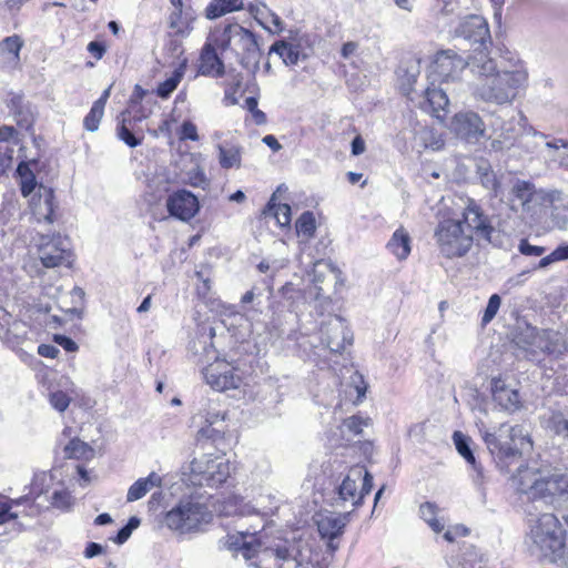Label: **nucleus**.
<instances>
[{
	"label": "nucleus",
	"mask_w": 568,
	"mask_h": 568,
	"mask_svg": "<svg viewBox=\"0 0 568 568\" xmlns=\"http://www.w3.org/2000/svg\"><path fill=\"white\" fill-rule=\"evenodd\" d=\"M468 68L476 79L474 99L488 104L510 105L528 84V70L519 59L499 65L488 52L479 51L468 58Z\"/></svg>",
	"instance_id": "nucleus-1"
},
{
	"label": "nucleus",
	"mask_w": 568,
	"mask_h": 568,
	"mask_svg": "<svg viewBox=\"0 0 568 568\" xmlns=\"http://www.w3.org/2000/svg\"><path fill=\"white\" fill-rule=\"evenodd\" d=\"M481 439L501 470L532 449V440L520 425L500 424L497 428L479 427Z\"/></svg>",
	"instance_id": "nucleus-2"
},
{
	"label": "nucleus",
	"mask_w": 568,
	"mask_h": 568,
	"mask_svg": "<svg viewBox=\"0 0 568 568\" xmlns=\"http://www.w3.org/2000/svg\"><path fill=\"white\" fill-rule=\"evenodd\" d=\"M526 513L529 529L526 535V546L529 554L550 561L565 558L564 530H561V521L557 516L551 513L536 516L528 508Z\"/></svg>",
	"instance_id": "nucleus-3"
},
{
	"label": "nucleus",
	"mask_w": 568,
	"mask_h": 568,
	"mask_svg": "<svg viewBox=\"0 0 568 568\" xmlns=\"http://www.w3.org/2000/svg\"><path fill=\"white\" fill-rule=\"evenodd\" d=\"M514 343L523 351L524 356L532 362H539L544 355L558 357L567 349L559 332L540 329L531 325L520 327L515 334Z\"/></svg>",
	"instance_id": "nucleus-4"
},
{
	"label": "nucleus",
	"mask_w": 568,
	"mask_h": 568,
	"mask_svg": "<svg viewBox=\"0 0 568 568\" xmlns=\"http://www.w3.org/2000/svg\"><path fill=\"white\" fill-rule=\"evenodd\" d=\"M16 277L9 267L0 266V339L10 348L19 347L27 336V325L12 318L8 301L16 292Z\"/></svg>",
	"instance_id": "nucleus-5"
},
{
	"label": "nucleus",
	"mask_w": 568,
	"mask_h": 568,
	"mask_svg": "<svg viewBox=\"0 0 568 568\" xmlns=\"http://www.w3.org/2000/svg\"><path fill=\"white\" fill-rule=\"evenodd\" d=\"M212 520V513L203 503L192 498L181 499L164 514L163 525L180 535L197 532Z\"/></svg>",
	"instance_id": "nucleus-6"
},
{
	"label": "nucleus",
	"mask_w": 568,
	"mask_h": 568,
	"mask_svg": "<svg viewBox=\"0 0 568 568\" xmlns=\"http://www.w3.org/2000/svg\"><path fill=\"white\" fill-rule=\"evenodd\" d=\"M230 462L224 456L202 455L190 464L184 480L193 486L216 488L230 477Z\"/></svg>",
	"instance_id": "nucleus-7"
},
{
	"label": "nucleus",
	"mask_w": 568,
	"mask_h": 568,
	"mask_svg": "<svg viewBox=\"0 0 568 568\" xmlns=\"http://www.w3.org/2000/svg\"><path fill=\"white\" fill-rule=\"evenodd\" d=\"M434 237L439 252L448 258L464 256L473 246V234L464 229L460 220L439 221Z\"/></svg>",
	"instance_id": "nucleus-8"
},
{
	"label": "nucleus",
	"mask_w": 568,
	"mask_h": 568,
	"mask_svg": "<svg viewBox=\"0 0 568 568\" xmlns=\"http://www.w3.org/2000/svg\"><path fill=\"white\" fill-rule=\"evenodd\" d=\"M207 385L219 392L240 389L246 393L250 385V376L244 369L233 362L216 359L209 364L202 372Z\"/></svg>",
	"instance_id": "nucleus-9"
},
{
	"label": "nucleus",
	"mask_w": 568,
	"mask_h": 568,
	"mask_svg": "<svg viewBox=\"0 0 568 568\" xmlns=\"http://www.w3.org/2000/svg\"><path fill=\"white\" fill-rule=\"evenodd\" d=\"M466 67H468V60L466 61L453 50H443L436 53L429 65L428 78L432 85L436 82L439 84L448 83L459 79Z\"/></svg>",
	"instance_id": "nucleus-10"
},
{
	"label": "nucleus",
	"mask_w": 568,
	"mask_h": 568,
	"mask_svg": "<svg viewBox=\"0 0 568 568\" xmlns=\"http://www.w3.org/2000/svg\"><path fill=\"white\" fill-rule=\"evenodd\" d=\"M460 221L462 225H466L464 229L473 234V239L476 236L478 240L495 244L497 232L491 224L490 217L485 214L481 206L474 199L466 200Z\"/></svg>",
	"instance_id": "nucleus-11"
},
{
	"label": "nucleus",
	"mask_w": 568,
	"mask_h": 568,
	"mask_svg": "<svg viewBox=\"0 0 568 568\" xmlns=\"http://www.w3.org/2000/svg\"><path fill=\"white\" fill-rule=\"evenodd\" d=\"M373 487L372 475L363 467H352L338 487V496L344 501L358 506Z\"/></svg>",
	"instance_id": "nucleus-12"
},
{
	"label": "nucleus",
	"mask_w": 568,
	"mask_h": 568,
	"mask_svg": "<svg viewBox=\"0 0 568 568\" xmlns=\"http://www.w3.org/2000/svg\"><path fill=\"white\" fill-rule=\"evenodd\" d=\"M320 335L323 348L328 349L332 354L342 353L353 341V334L345 321L337 315H329L326 321L321 323Z\"/></svg>",
	"instance_id": "nucleus-13"
},
{
	"label": "nucleus",
	"mask_w": 568,
	"mask_h": 568,
	"mask_svg": "<svg viewBox=\"0 0 568 568\" xmlns=\"http://www.w3.org/2000/svg\"><path fill=\"white\" fill-rule=\"evenodd\" d=\"M548 465H544L538 460H531L526 465H521L517 473L511 477L513 486L518 493L527 495L531 500H535L538 495L542 494L540 490L541 479L547 476Z\"/></svg>",
	"instance_id": "nucleus-14"
},
{
	"label": "nucleus",
	"mask_w": 568,
	"mask_h": 568,
	"mask_svg": "<svg viewBox=\"0 0 568 568\" xmlns=\"http://www.w3.org/2000/svg\"><path fill=\"white\" fill-rule=\"evenodd\" d=\"M455 34L466 40L470 45H477L473 54L479 51L488 52L487 49L491 45L488 23L481 16L465 17L455 29Z\"/></svg>",
	"instance_id": "nucleus-15"
},
{
	"label": "nucleus",
	"mask_w": 568,
	"mask_h": 568,
	"mask_svg": "<svg viewBox=\"0 0 568 568\" xmlns=\"http://www.w3.org/2000/svg\"><path fill=\"white\" fill-rule=\"evenodd\" d=\"M47 237L42 236V242L39 245V258L44 267H55L62 264L71 263V251L67 240L60 236L45 241Z\"/></svg>",
	"instance_id": "nucleus-16"
},
{
	"label": "nucleus",
	"mask_w": 568,
	"mask_h": 568,
	"mask_svg": "<svg viewBox=\"0 0 568 568\" xmlns=\"http://www.w3.org/2000/svg\"><path fill=\"white\" fill-rule=\"evenodd\" d=\"M33 501L29 496H21L19 498H10L0 495V527L4 526L16 532L23 529V525L19 518L24 514L20 507L30 505Z\"/></svg>",
	"instance_id": "nucleus-17"
},
{
	"label": "nucleus",
	"mask_w": 568,
	"mask_h": 568,
	"mask_svg": "<svg viewBox=\"0 0 568 568\" xmlns=\"http://www.w3.org/2000/svg\"><path fill=\"white\" fill-rule=\"evenodd\" d=\"M490 392L494 403L505 412L514 413L523 407L518 389L501 377L491 379Z\"/></svg>",
	"instance_id": "nucleus-18"
},
{
	"label": "nucleus",
	"mask_w": 568,
	"mask_h": 568,
	"mask_svg": "<svg viewBox=\"0 0 568 568\" xmlns=\"http://www.w3.org/2000/svg\"><path fill=\"white\" fill-rule=\"evenodd\" d=\"M166 209L172 216L186 222L196 215L200 210V203L197 197L190 191L179 190L169 195Z\"/></svg>",
	"instance_id": "nucleus-19"
},
{
	"label": "nucleus",
	"mask_w": 568,
	"mask_h": 568,
	"mask_svg": "<svg viewBox=\"0 0 568 568\" xmlns=\"http://www.w3.org/2000/svg\"><path fill=\"white\" fill-rule=\"evenodd\" d=\"M452 130L460 138L467 141H478L485 135V123L473 111L459 112L452 120Z\"/></svg>",
	"instance_id": "nucleus-20"
},
{
	"label": "nucleus",
	"mask_w": 568,
	"mask_h": 568,
	"mask_svg": "<svg viewBox=\"0 0 568 568\" xmlns=\"http://www.w3.org/2000/svg\"><path fill=\"white\" fill-rule=\"evenodd\" d=\"M221 38L210 37L201 50L199 59V73L206 77H222L224 63L216 53V47L221 48Z\"/></svg>",
	"instance_id": "nucleus-21"
},
{
	"label": "nucleus",
	"mask_w": 568,
	"mask_h": 568,
	"mask_svg": "<svg viewBox=\"0 0 568 568\" xmlns=\"http://www.w3.org/2000/svg\"><path fill=\"white\" fill-rule=\"evenodd\" d=\"M232 40H235L240 48L248 54L258 53L255 34L239 24H229L224 28L221 34V49L226 50Z\"/></svg>",
	"instance_id": "nucleus-22"
},
{
	"label": "nucleus",
	"mask_w": 568,
	"mask_h": 568,
	"mask_svg": "<svg viewBox=\"0 0 568 568\" xmlns=\"http://www.w3.org/2000/svg\"><path fill=\"white\" fill-rule=\"evenodd\" d=\"M540 490L535 500H542L546 504H552L556 497H568V475L552 473L550 466L547 467V476L541 479Z\"/></svg>",
	"instance_id": "nucleus-23"
},
{
	"label": "nucleus",
	"mask_w": 568,
	"mask_h": 568,
	"mask_svg": "<svg viewBox=\"0 0 568 568\" xmlns=\"http://www.w3.org/2000/svg\"><path fill=\"white\" fill-rule=\"evenodd\" d=\"M221 547L232 552H241L243 558L246 560L255 557L256 548H260L261 544L256 540L255 534L250 536L244 532L230 534L220 540Z\"/></svg>",
	"instance_id": "nucleus-24"
},
{
	"label": "nucleus",
	"mask_w": 568,
	"mask_h": 568,
	"mask_svg": "<svg viewBox=\"0 0 568 568\" xmlns=\"http://www.w3.org/2000/svg\"><path fill=\"white\" fill-rule=\"evenodd\" d=\"M542 424L554 435L568 437V402L557 403L542 416Z\"/></svg>",
	"instance_id": "nucleus-25"
},
{
	"label": "nucleus",
	"mask_w": 568,
	"mask_h": 568,
	"mask_svg": "<svg viewBox=\"0 0 568 568\" xmlns=\"http://www.w3.org/2000/svg\"><path fill=\"white\" fill-rule=\"evenodd\" d=\"M345 526L346 516L342 515L331 514L321 516L317 520L318 532L323 538H327L329 540L327 546L332 551H335L338 548V545L334 544L333 540L343 534Z\"/></svg>",
	"instance_id": "nucleus-26"
},
{
	"label": "nucleus",
	"mask_w": 568,
	"mask_h": 568,
	"mask_svg": "<svg viewBox=\"0 0 568 568\" xmlns=\"http://www.w3.org/2000/svg\"><path fill=\"white\" fill-rule=\"evenodd\" d=\"M54 195L53 191L48 187H40L39 196L32 197L30 206L32 210V215L37 222H53V212H54Z\"/></svg>",
	"instance_id": "nucleus-27"
},
{
	"label": "nucleus",
	"mask_w": 568,
	"mask_h": 568,
	"mask_svg": "<svg viewBox=\"0 0 568 568\" xmlns=\"http://www.w3.org/2000/svg\"><path fill=\"white\" fill-rule=\"evenodd\" d=\"M513 201H517L525 213H531L537 204L538 196L535 185L527 181L518 180L511 189Z\"/></svg>",
	"instance_id": "nucleus-28"
},
{
	"label": "nucleus",
	"mask_w": 568,
	"mask_h": 568,
	"mask_svg": "<svg viewBox=\"0 0 568 568\" xmlns=\"http://www.w3.org/2000/svg\"><path fill=\"white\" fill-rule=\"evenodd\" d=\"M162 481V477L155 471H151L146 477L139 478L129 487L126 501L133 503L143 498L153 488H160Z\"/></svg>",
	"instance_id": "nucleus-29"
},
{
	"label": "nucleus",
	"mask_w": 568,
	"mask_h": 568,
	"mask_svg": "<svg viewBox=\"0 0 568 568\" xmlns=\"http://www.w3.org/2000/svg\"><path fill=\"white\" fill-rule=\"evenodd\" d=\"M122 120L116 129L118 138L123 141L130 148H135L142 143L143 135L135 130V123L142 120L134 119L133 115L128 113L121 114Z\"/></svg>",
	"instance_id": "nucleus-30"
},
{
	"label": "nucleus",
	"mask_w": 568,
	"mask_h": 568,
	"mask_svg": "<svg viewBox=\"0 0 568 568\" xmlns=\"http://www.w3.org/2000/svg\"><path fill=\"white\" fill-rule=\"evenodd\" d=\"M387 250L398 260L405 261L412 251V239L404 229H397L386 245Z\"/></svg>",
	"instance_id": "nucleus-31"
},
{
	"label": "nucleus",
	"mask_w": 568,
	"mask_h": 568,
	"mask_svg": "<svg viewBox=\"0 0 568 568\" xmlns=\"http://www.w3.org/2000/svg\"><path fill=\"white\" fill-rule=\"evenodd\" d=\"M23 40L20 36L13 34L0 41V61L3 64L17 65L20 61V51Z\"/></svg>",
	"instance_id": "nucleus-32"
},
{
	"label": "nucleus",
	"mask_w": 568,
	"mask_h": 568,
	"mask_svg": "<svg viewBox=\"0 0 568 568\" xmlns=\"http://www.w3.org/2000/svg\"><path fill=\"white\" fill-rule=\"evenodd\" d=\"M270 52L277 53L285 65H296L301 60H305L307 54L303 52L300 44L288 42V41H277L275 42Z\"/></svg>",
	"instance_id": "nucleus-33"
},
{
	"label": "nucleus",
	"mask_w": 568,
	"mask_h": 568,
	"mask_svg": "<svg viewBox=\"0 0 568 568\" xmlns=\"http://www.w3.org/2000/svg\"><path fill=\"white\" fill-rule=\"evenodd\" d=\"M449 100L445 90L435 88V84L425 90V109H428L436 118L440 119V112L446 113Z\"/></svg>",
	"instance_id": "nucleus-34"
},
{
	"label": "nucleus",
	"mask_w": 568,
	"mask_h": 568,
	"mask_svg": "<svg viewBox=\"0 0 568 568\" xmlns=\"http://www.w3.org/2000/svg\"><path fill=\"white\" fill-rule=\"evenodd\" d=\"M221 511L225 516H247L255 514L256 507L246 503L243 497L232 495L222 503Z\"/></svg>",
	"instance_id": "nucleus-35"
},
{
	"label": "nucleus",
	"mask_w": 568,
	"mask_h": 568,
	"mask_svg": "<svg viewBox=\"0 0 568 568\" xmlns=\"http://www.w3.org/2000/svg\"><path fill=\"white\" fill-rule=\"evenodd\" d=\"M242 9H244L243 0H212L205 9V17L213 20Z\"/></svg>",
	"instance_id": "nucleus-36"
},
{
	"label": "nucleus",
	"mask_w": 568,
	"mask_h": 568,
	"mask_svg": "<svg viewBox=\"0 0 568 568\" xmlns=\"http://www.w3.org/2000/svg\"><path fill=\"white\" fill-rule=\"evenodd\" d=\"M219 163L223 169H239L242 162V148L236 144L217 145Z\"/></svg>",
	"instance_id": "nucleus-37"
},
{
	"label": "nucleus",
	"mask_w": 568,
	"mask_h": 568,
	"mask_svg": "<svg viewBox=\"0 0 568 568\" xmlns=\"http://www.w3.org/2000/svg\"><path fill=\"white\" fill-rule=\"evenodd\" d=\"M146 95V91L139 84L134 87L133 93L131 95L129 106L123 113H128L129 115H133L134 119L144 120L151 113V110H145L141 102L143 98Z\"/></svg>",
	"instance_id": "nucleus-38"
},
{
	"label": "nucleus",
	"mask_w": 568,
	"mask_h": 568,
	"mask_svg": "<svg viewBox=\"0 0 568 568\" xmlns=\"http://www.w3.org/2000/svg\"><path fill=\"white\" fill-rule=\"evenodd\" d=\"M453 440L457 452L466 459L468 464H470L474 467V469L477 471L478 477H480L481 469L478 468L475 456L470 449V438L464 435L462 432L456 430L453 434Z\"/></svg>",
	"instance_id": "nucleus-39"
},
{
	"label": "nucleus",
	"mask_w": 568,
	"mask_h": 568,
	"mask_svg": "<svg viewBox=\"0 0 568 568\" xmlns=\"http://www.w3.org/2000/svg\"><path fill=\"white\" fill-rule=\"evenodd\" d=\"M184 73L185 63H181L179 68L173 71L171 77L159 83L156 94L162 99H168L182 81Z\"/></svg>",
	"instance_id": "nucleus-40"
},
{
	"label": "nucleus",
	"mask_w": 568,
	"mask_h": 568,
	"mask_svg": "<svg viewBox=\"0 0 568 568\" xmlns=\"http://www.w3.org/2000/svg\"><path fill=\"white\" fill-rule=\"evenodd\" d=\"M438 507L436 504L426 501L419 507L420 518L427 523V525L435 532H440L445 528V523L437 518Z\"/></svg>",
	"instance_id": "nucleus-41"
},
{
	"label": "nucleus",
	"mask_w": 568,
	"mask_h": 568,
	"mask_svg": "<svg viewBox=\"0 0 568 568\" xmlns=\"http://www.w3.org/2000/svg\"><path fill=\"white\" fill-rule=\"evenodd\" d=\"M266 214L273 215L280 226H287L291 223V206L286 203H275L273 195L267 204Z\"/></svg>",
	"instance_id": "nucleus-42"
},
{
	"label": "nucleus",
	"mask_w": 568,
	"mask_h": 568,
	"mask_svg": "<svg viewBox=\"0 0 568 568\" xmlns=\"http://www.w3.org/2000/svg\"><path fill=\"white\" fill-rule=\"evenodd\" d=\"M64 452L67 457L75 459H91L94 456L93 448L80 439H72Z\"/></svg>",
	"instance_id": "nucleus-43"
},
{
	"label": "nucleus",
	"mask_w": 568,
	"mask_h": 568,
	"mask_svg": "<svg viewBox=\"0 0 568 568\" xmlns=\"http://www.w3.org/2000/svg\"><path fill=\"white\" fill-rule=\"evenodd\" d=\"M274 555L278 568H313L310 562H303L292 556L286 548H277Z\"/></svg>",
	"instance_id": "nucleus-44"
},
{
	"label": "nucleus",
	"mask_w": 568,
	"mask_h": 568,
	"mask_svg": "<svg viewBox=\"0 0 568 568\" xmlns=\"http://www.w3.org/2000/svg\"><path fill=\"white\" fill-rule=\"evenodd\" d=\"M479 179L481 185L488 190L493 196L497 197L499 196V189L500 183L497 180L496 174L494 171L487 165V166H479L478 168Z\"/></svg>",
	"instance_id": "nucleus-45"
},
{
	"label": "nucleus",
	"mask_w": 568,
	"mask_h": 568,
	"mask_svg": "<svg viewBox=\"0 0 568 568\" xmlns=\"http://www.w3.org/2000/svg\"><path fill=\"white\" fill-rule=\"evenodd\" d=\"M258 297V295L255 293V290L252 288L247 291L241 298V303L243 305V310L247 316V318L252 321H257V316L262 313L260 308V301L255 304V300Z\"/></svg>",
	"instance_id": "nucleus-46"
},
{
	"label": "nucleus",
	"mask_w": 568,
	"mask_h": 568,
	"mask_svg": "<svg viewBox=\"0 0 568 568\" xmlns=\"http://www.w3.org/2000/svg\"><path fill=\"white\" fill-rule=\"evenodd\" d=\"M295 227L298 235L311 237L316 229L313 213L304 212L296 221Z\"/></svg>",
	"instance_id": "nucleus-47"
},
{
	"label": "nucleus",
	"mask_w": 568,
	"mask_h": 568,
	"mask_svg": "<svg viewBox=\"0 0 568 568\" xmlns=\"http://www.w3.org/2000/svg\"><path fill=\"white\" fill-rule=\"evenodd\" d=\"M74 498L68 490H55L52 495L51 504L61 510H69L73 506Z\"/></svg>",
	"instance_id": "nucleus-48"
},
{
	"label": "nucleus",
	"mask_w": 568,
	"mask_h": 568,
	"mask_svg": "<svg viewBox=\"0 0 568 568\" xmlns=\"http://www.w3.org/2000/svg\"><path fill=\"white\" fill-rule=\"evenodd\" d=\"M104 110L92 105L89 113L85 115L83 120V126L87 131L95 132L99 129L100 122L103 118Z\"/></svg>",
	"instance_id": "nucleus-49"
},
{
	"label": "nucleus",
	"mask_w": 568,
	"mask_h": 568,
	"mask_svg": "<svg viewBox=\"0 0 568 568\" xmlns=\"http://www.w3.org/2000/svg\"><path fill=\"white\" fill-rule=\"evenodd\" d=\"M185 181L194 187L205 189L209 184L205 173L199 164H195L194 168L186 172Z\"/></svg>",
	"instance_id": "nucleus-50"
},
{
	"label": "nucleus",
	"mask_w": 568,
	"mask_h": 568,
	"mask_svg": "<svg viewBox=\"0 0 568 568\" xmlns=\"http://www.w3.org/2000/svg\"><path fill=\"white\" fill-rule=\"evenodd\" d=\"M364 426H367V422L365 419L359 416H351L343 422L341 432L343 434L347 432L348 434L356 436L362 433Z\"/></svg>",
	"instance_id": "nucleus-51"
},
{
	"label": "nucleus",
	"mask_w": 568,
	"mask_h": 568,
	"mask_svg": "<svg viewBox=\"0 0 568 568\" xmlns=\"http://www.w3.org/2000/svg\"><path fill=\"white\" fill-rule=\"evenodd\" d=\"M515 134L513 130H507L506 132H501L497 136L491 140L490 148L494 151H503L505 149H509L514 145Z\"/></svg>",
	"instance_id": "nucleus-52"
},
{
	"label": "nucleus",
	"mask_w": 568,
	"mask_h": 568,
	"mask_svg": "<svg viewBox=\"0 0 568 568\" xmlns=\"http://www.w3.org/2000/svg\"><path fill=\"white\" fill-rule=\"evenodd\" d=\"M500 305H501L500 296L498 294H493L488 300L487 306L485 308V312H484V315L481 318L483 325H486L494 320V317L498 313Z\"/></svg>",
	"instance_id": "nucleus-53"
},
{
	"label": "nucleus",
	"mask_w": 568,
	"mask_h": 568,
	"mask_svg": "<svg viewBox=\"0 0 568 568\" xmlns=\"http://www.w3.org/2000/svg\"><path fill=\"white\" fill-rule=\"evenodd\" d=\"M49 402L55 410L63 413L69 407L71 398L62 390H55L50 393Z\"/></svg>",
	"instance_id": "nucleus-54"
},
{
	"label": "nucleus",
	"mask_w": 568,
	"mask_h": 568,
	"mask_svg": "<svg viewBox=\"0 0 568 568\" xmlns=\"http://www.w3.org/2000/svg\"><path fill=\"white\" fill-rule=\"evenodd\" d=\"M27 171V168H24L23 165H19L18 168V172L19 174L21 175L22 180H21V193L23 196H29L34 187H36V179L33 176L32 173H29L28 175H26L23 173V171Z\"/></svg>",
	"instance_id": "nucleus-55"
},
{
	"label": "nucleus",
	"mask_w": 568,
	"mask_h": 568,
	"mask_svg": "<svg viewBox=\"0 0 568 568\" xmlns=\"http://www.w3.org/2000/svg\"><path fill=\"white\" fill-rule=\"evenodd\" d=\"M518 251L526 256H541L546 252V247L532 245L528 240L523 239L519 242Z\"/></svg>",
	"instance_id": "nucleus-56"
},
{
	"label": "nucleus",
	"mask_w": 568,
	"mask_h": 568,
	"mask_svg": "<svg viewBox=\"0 0 568 568\" xmlns=\"http://www.w3.org/2000/svg\"><path fill=\"white\" fill-rule=\"evenodd\" d=\"M286 263L287 262L285 260H274L273 262L264 260L257 265V268L262 273L272 271V273L275 274L276 272L285 267Z\"/></svg>",
	"instance_id": "nucleus-57"
},
{
	"label": "nucleus",
	"mask_w": 568,
	"mask_h": 568,
	"mask_svg": "<svg viewBox=\"0 0 568 568\" xmlns=\"http://www.w3.org/2000/svg\"><path fill=\"white\" fill-rule=\"evenodd\" d=\"M551 222L555 227L566 230L568 226V215L565 210L555 209L551 213Z\"/></svg>",
	"instance_id": "nucleus-58"
},
{
	"label": "nucleus",
	"mask_w": 568,
	"mask_h": 568,
	"mask_svg": "<svg viewBox=\"0 0 568 568\" xmlns=\"http://www.w3.org/2000/svg\"><path fill=\"white\" fill-rule=\"evenodd\" d=\"M181 139L197 141L199 134H197L196 125L194 123H192L191 121L183 122V124L181 126Z\"/></svg>",
	"instance_id": "nucleus-59"
},
{
	"label": "nucleus",
	"mask_w": 568,
	"mask_h": 568,
	"mask_svg": "<svg viewBox=\"0 0 568 568\" xmlns=\"http://www.w3.org/2000/svg\"><path fill=\"white\" fill-rule=\"evenodd\" d=\"M13 158V150L6 146L4 151H0V175L10 168Z\"/></svg>",
	"instance_id": "nucleus-60"
},
{
	"label": "nucleus",
	"mask_w": 568,
	"mask_h": 568,
	"mask_svg": "<svg viewBox=\"0 0 568 568\" xmlns=\"http://www.w3.org/2000/svg\"><path fill=\"white\" fill-rule=\"evenodd\" d=\"M55 343H58L61 347H63L67 352H75L78 349L77 343L71 339L70 337H67L64 335H55L54 336Z\"/></svg>",
	"instance_id": "nucleus-61"
},
{
	"label": "nucleus",
	"mask_w": 568,
	"mask_h": 568,
	"mask_svg": "<svg viewBox=\"0 0 568 568\" xmlns=\"http://www.w3.org/2000/svg\"><path fill=\"white\" fill-rule=\"evenodd\" d=\"M60 351L50 344H41L38 346V354L47 358H55Z\"/></svg>",
	"instance_id": "nucleus-62"
},
{
	"label": "nucleus",
	"mask_w": 568,
	"mask_h": 568,
	"mask_svg": "<svg viewBox=\"0 0 568 568\" xmlns=\"http://www.w3.org/2000/svg\"><path fill=\"white\" fill-rule=\"evenodd\" d=\"M88 51L95 58L101 59L105 52V48L101 42L98 41H91L88 44Z\"/></svg>",
	"instance_id": "nucleus-63"
},
{
	"label": "nucleus",
	"mask_w": 568,
	"mask_h": 568,
	"mask_svg": "<svg viewBox=\"0 0 568 568\" xmlns=\"http://www.w3.org/2000/svg\"><path fill=\"white\" fill-rule=\"evenodd\" d=\"M103 552V547L98 542H89L84 549V556L87 558H93Z\"/></svg>",
	"instance_id": "nucleus-64"
}]
</instances>
